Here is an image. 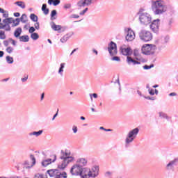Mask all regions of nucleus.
<instances>
[{"label": "nucleus", "instance_id": "ddd939ff", "mask_svg": "<svg viewBox=\"0 0 178 178\" xmlns=\"http://www.w3.org/2000/svg\"><path fill=\"white\" fill-rule=\"evenodd\" d=\"M56 161V155L53 156V159H47L46 160H44L42 162V166H48V165H51L52 162H55Z\"/></svg>", "mask_w": 178, "mask_h": 178}, {"label": "nucleus", "instance_id": "8fccbe9b", "mask_svg": "<svg viewBox=\"0 0 178 178\" xmlns=\"http://www.w3.org/2000/svg\"><path fill=\"white\" fill-rule=\"evenodd\" d=\"M149 94H150V95H154L155 92H154V89H149Z\"/></svg>", "mask_w": 178, "mask_h": 178}, {"label": "nucleus", "instance_id": "603ef678", "mask_svg": "<svg viewBox=\"0 0 178 178\" xmlns=\"http://www.w3.org/2000/svg\"><path fill=\"white\" fill-rule=\"evenodd\" d=\"M3 17L6 18V17H8L9 14L8 13V12L5 11V13H3Z\"/></svg>", "mask_w": 178, "mask_h": 178}, {"label": "nucleus", "instance_id": "7ed1b4c3", "mask_svg": "<svg viewBox=\"0 0 178 178\" xmlns=\"http://www.w3.org/2000/svg\"><path fill=\"white\" fill-rule=\"evenodd\" d=\"M139 20L142 24H145L147 26L151 23L152 18L149 13H140L139 15Z\"/></svg>", "mask_w": 178, "mask_h": 178}, {"label": "nucleus", "instance_id": "e433bc0d", "mask_svg": "<svg viewBox=\"0 0 178 178\" xmlns=\"http://www.w3.org/2000/svg\"><path fill=\"white\" fill-rule=\"evenodd\" d=\"M42 134V130H40L39 131H34L33 133V136H36V137H38V136H41Z\"/></svg>", "mask_w": 178, "mask_h": 178}, {"label": "nucleus", "instance_id": "473e14b6", "mask_svg": "<svg viewBox=\"0 0 178 178\" xmlns=\"http://www.w3.org/2000/svg\"><path fill=\"white\" fill-rule=\"evenodd\" d=\"M77 6H79V8H83V7L86 6V3H84V0H80L77 3Z\"/></svg>", "mask_w": 178, "mask_h": 178}, {"label": "nucleus", "instance_id": "393cba45", "mask_svg": "<svg viewBox=\"0 0 178 178\" xmlns=\"http://www.w3.org/2000/svg\"><path fill=\"white\" fill-rule=\"evenodd\" d=\"M42 10L44 15H48V13H49V9L47 8V4L42 5Z\"/></svg>", "mask_w": 178, "mask_h": 178}, {"label": "nucleus", "instance_id": "f3484780", "mask_svg": "<svg viewBox=\"0 0 178 178\" xmlns=\"http://www.w3.org/2000/svg\"><path fill=\"white\" fill-rule=\"evenodd\" d=\"M70 162H72V161H69L67 160H63L61 161V163H60L58 165V169H62V170L65 169V168H66V166H67V165H69Z\"/></svg>", "mask_w": 178, "mask_h": 178}, {"label": "nucleus", "instance_id": "c9c22d12", "mask_svg": "<svg viewBox=\"0 0 178 178\" xmlns=\"http://www.w3.org/2000/svg\"><path fill=\"white\" fill-rule=\"evenodd\" d=\"M173 165H175V162H174V161L170 162V163L167 165V169H173Z\"/></svg>", "mask_w": 178, "mask_h": 178}, {"label": "nucleus", "instance_id": "864d4df0", "mask_svg": "<svg viewBox=\"0 0 178 178\" xmlns=\"http://www.w3.org/2000/svg\"><path fill=\"white\" fill-rule=\"evenodd\" d=\"M27 79H29V75H27L24 78H22V81H23V83H24V81H27Z\"/></svg>", "mask_w": 178, "mask_h": 178}, {"label": "nucleus", "instance_id": "09e8293b", "mask_svg": "<svg viewBox=\"0 0 178 178\" xmlns=\"http://www.w3.org/2000/svg\"><path fill=\"white\" fill-rule=\"evenodd\" d=\"M34 26H35V29H36V30H40V23L36 22Z\"/></svg>", "mask_w": 178, "mask_h": 178}, {"label": "nucleus", "instance_id": "5701e85b", "mask_svg": "<svg viewBox=\"0 0 178 178\" xmlns=\"http://www.w3.org/2000/svg\"><path fill=\"white\" fill-rule=\"evenodd\" d=\"M128 63H134V65H140V62L134 60L131 57H127Z\"/></svg>", "mask_w": 178, "mask_h": 178}, {"label": "nucleus", "instance_id": "9d476101", "mask_svg": "<svg viewBox=\"0 0 178 178\" xmlns=\"http://www.w3.org/2000/svg\"><path fill=\"white\" fill-rule=\"evenodd\" d=\"M80 176L82 178H90V177H91L90 168H82V170L81 171Z\"/></svg>", "mask_w": 178, "mask_h": 178}, {"label": "nucleus", "instance_id": "a878e982", "mask_svg": "<svg viewBox=\"0 0 178 178\" xmlns=\"http://www.w3.org/2000/svg\"><path fill=\"white\" fill-rule=\"evenodd\" d=\"M15 5H17V6H19V8H22V9L26 8V3L23 1H17L15 2Z\"/></svg>", "mask_w": 178, "mask_h": 178}, {"label": "nucleus", "instance_id": "f704fd0d", "mask_svg": "<svg viewBox=\"0 0 178 178\" xmlns=\"http://www.w3.org/2000/svg\"><path fill=\"white\" fill-rule=\"evenodd\" d=\"M6 61L8 62V63H13V58L8 56H6Z\"/></svg>", "mask_w": 178, "mask_h": 178}, {"label": "nucleus", "instance_id": "0eeeda50", "mask_svg": "<svg viewBox=\"0 0 178 178\" xmlns=\"http://www.w3.org/2000/svg\"><path fill=\"white\" fill-rule=\"evenodd\" d=\"M30 158L31 160L26 161L23 164L24 168H25L26 169L33 168V166L35 165V157H34V155L31 154Z\"/></svg>", "mask_w": 178, "mask_h": 178}, {"label": "nucleus", "instance_id": "69168bd1", "mask_svg": "<svg viewBox=\"0 0 178 178\" xmlns=\"http://www.w3.org/2000/svg\"><path fill=\"white\" fill-rule=\"evenodd\" d=\"M134 55L135 56H138V53H137V51H134Z\"/></svg>", "mask_w": 178, "mask_h": 178}, {"label": "nucleus", "instance_id": "79ce46f5", "mask_svg": "<svg viewBox=\"0 0 178 178\" xmlns=\"http://www.w3.org/2000/svg\"><path fill=\"white\" fill-rule=\"evenodd\" d=\"M6 52H8V54H12V52H13V47H7Z\"/></svg>", "mask_w": 178, "mask_h": 178}, {"label": "nucleus", "instance_id": "aec40b11", "mask_svg": "<svg viewBox=\"0 0 178 178\" xmlns=\"http://www.w3.org/2000/svg\"><path fill=\"white\" fill-rule=\"evenodd\" d=\"M49 5H54V6H58L60 3V0H48Z\"/></svg>", "mask_w": 178, "mask_h": 178}, {"label": "nucleus", "instance_id": "680f3d73", "mask_svg": "<svg viewBox=\"0 0 178 178\" xmlns=\"http://www.w3.org/2000/svg\"><path fill=\"white\" fill-rule=\"evenodd\" d=\"M0 13H5V10H3V8H0Z\"/></svg>", "mask_w": 178, "mask_h": 178}, {"label": "nucleus", "instance_id": "a19ab883", "mask_svg": "<svg viewBox=\"0 0 178 178\" xmlns=\"http://www.w3.org/2000/svg\"><path fill=\"white\" fill-rule=\"evenodd\" d=\"M34 178H47V175L37 174Z\"/></svg>", "mask_w": 178, "mask_h": 178}, {"label": "nucleus", "instance_id": "338daca9", "mask_svg": "<svg viewBox=\"0 0 178 178\" xmlns=\"http://www.w3.org/2000/svg\"><path fill=\"white\" fill-rule=\"evenodd\" d=\"M74 17L75 19H79V17H80V16L76 15H74Z\"/></svg>", "mask_w": 178, "mask_h": 178}, {"label": "nucleus", "instance_id": "7c9ffc66", "mask_svg": "<svg viewBox=\"0 0 178 178\" xmlns=\"http://www.w3.org/2000/svg\"><path fill=\"white\" fill-rule=\"evenodd\" d=\"M30 17L33 22H38V17L35 14H31Z\"/></svg>", "mask_w": 178, "mask_h": 178}, {"label": "nucleus", "instance_id": "49530a36", "mask_svg": "<svg viewBox=\"0 0 178 178\" xmlns=\"http://www.w3.org/2000/svg\"><path fill=\"white\" fill-rule=\"evenodd\" d=\"M65 9H70L72 8V4L70 3H67L64 5Z\"/></svg>", "mask_w": 178, "mask_h": 178}, {"label": "nucleus", "instance_id": "774afa93", "mask_svg": "<svg viewBox=\"0 0 178 178\" xmlns=\"http://www.w3.org/2000/svg\"><path fill=\"white\" fill-rule=\"evenodd\" d=\"M106 176L111 175V172H106Z\"/></svg>", "mask_w": 178, "mask_h": 178}, {"label": "nucleus", "instance_id": "c03bdc74", "mask_svg": "<svg viewBox=\"0 0 178 178\" xmlns=\"http://www.w3.org/2000/svg\"><path fill=\"white\" fill-rule=\"evenodd\" d=\"M65 67V63L60 64V67L59 69L58 73H61V72H63V68Z\"/></svg>", "mask_w": 178, "mask_h": 178}, {"label": "nucleus", "instance_id": "bb28decb", "mask_svg": "<svg viewBox=\"0 0 178 178\" xmlns=\"http://www.w3.org/2000/svg\"><path fill=\"white\" fill-rule=\"evenodd\" d=\"M3 23H5L4 27L6 26V24H10V23H13V18H6L3 20Z\"/></svg>", "mask_w": 178, "mask_h": 178}, {"label": "nucleus", "instance_id": "423d86ee", "mask_svg": "<svg viewBox=\"0 0 178 178\" xmlns=\"http://www.w3.org/2000/svg\"><path fill=\"white\" fill-rule=\"evenodd\" d=\"M60 159H63L64 161H68L70 162H73L74 158H73V156H72V153H70V151L68 150H65L61 151V156H60Z\"/></svg>", "mask_w": 178, "mask_h": 178}, {"label": "nucleus", "instance_id": "de8ad7c7", "mask_svg": "<svg viewBox=\"0 0 178 178\" xmlns=\"http://www.w3.org/2000/svg\"><path fill=\"white\" fill-rule=\"evenodd\" d=\"M87 10H88V8H85L82 12H81V13H79V15H81V16H83V15L86 14V13L87 12Z\"/></svg>", "mask_w": 178, "mask_h": 178}, {"label": "nucleus", "instance_id": "58836bf2", "mask_svg": "<svg viewBox=\"0 0 178 178\" xmlns=\"http://www.w3.org/2000/svg\"><path fill=\"white\" fill-rule=\"evenodd\" d=\"M86 6H88V5H91L92 0H83Z\"/></svg>", "mask_w": 178, "mask_h": 178}, {"label": "nucleus", "instance_id": "13d9d810", "mask_svg": "<svg viewBox=\"0 0 178 178\" xmlns=\"http://www.w3.org/2000/svg\"><path fill=\"white\" fill-rule=\"evenodd\" d=\"M170 97H176V92H171L170 93Z\"/></svg>", "mask_w": 178, "mask_h": 178}, {"label": "nucleus", "instance_id": "e2e57ef3", "mask_svg": "<svg viewBox=\"0 0 178 178\" xmlns=\"http://www.w3.org/2000/svg\"><path fill=\"white\" fill-rule=\"evenodd\" d=\"M92 97H94L95 98H98V95H97V93H93Z\"/></svg>", "mask_w": 178, "mask_h": 178}, {"label": "nucleus", "instance_id": "0e129e2a", "mask_svg": "<svg viewBox=\"0 0 178 178\" xmlns=\"http://www.w3.org/2000/svg\"><path fill=\"white\" fill-rule=\"evenodd\" d=\"M3 56V51H0V58H2Z\"/></svg>", "mask_w": 178, "mask_h": 178}, {"label": "nucleus", "instance_id": "72a5a7b5", "mask_svg": "<svg viewBox=\"0 0 178 178\" xmlns=\"http://www.w3.org/2000/svg\"><path fill=\"white\" fill-rule=\"evenodd\" d=\"M39 37L40 36L37 33H33L31 35V38H32V40H38Z\"/></svg>", "mask_w": 178, "mask_h": 178}, {"label": "nucleus", "instance_id": "39448f33", "mask_svg": "<svg viewBox=\"0 0 178 178\" xmlns=\"http://www.w3.org/2000/svg\"><path fill=\"white\" fill-rule=\"evenodd\" d=\"M138 131H140L138 128H135L132 131H129L128 137L126 139L127 144H129V143H131L134 138H136V136L138 134Z\"/></svg>", "mask_w": 178, "mask_h": 178}, {"label": "nucleus", "instance_id": "052dcab7", "mask_svg": "<svg viewBox=\"0 0 178 178\" xmlns=\"http://www.w3.org/2000/svg\"><path fill=\"white\" fill-rule=\"evenodd\" d=\"M45 96V93H42V95H41V99L40 100L42 101V99H44V97Z\"/></svg>", "mask_w": 178, "mask_h": 178}, {"label": "nucleus", "instance_id": "bf43d9fd", "mask_svg": "<svg viewBox=\"0 0 178 178\" xmlns=\"http://www.w3.org/2000/svg\"><path fill=\"white\" fill-rule=\"evenodd\" d=\"M164 41H165V42H169V37H165L164 38Z\"/></svg>", "mask_w": 178, "mask_h": 178}, {"label": "nucleus", "instance_id": "6e6552de", "mask_svg": "<svg viewBox=\"0 0 178 178\" xmlns=\"http://www.w3.org/2000/svg\"><path fill=\"white\" fill-rule=\"evenodd\" d=\"M82 168L79 166L78 164H74L70 172L73 176H80L82 170Z\"/></svg>", "mask_w": 178, "mask_h": 178}, {"label": "nucleus", "instance_id": "cd10ccee", "mask_svg": "<svg viewBox=\"0 0 178 178\" xmlns=\"http://www.w3.org/2000/svg\"><path fill=\"white\" fill-rule=\"evenodd\" d=\"M70 38V35H65L61 39H60V42L63 43L66 42V41H67V40H69Z\"/></svg>", "mask_w": 178, "mask_h": 178}, {"label": "nucleus", "instance_id": "9b49d317", "mask_svg": "<svg viewBox=\"0 0 178 178\" xmlns=\"http://www.w3.org/2000/svg\"><path fill=\"white\" fill-rule=\"evenodd\" d=\"M150 29L154 33H158L159 31V19L154 20L150 25Z\"/></svg>", "mask_w": 178, "mask_h": 178}, {"label": "nucleus", "instance_id": "f03ea898", "mask_svg": "<svg viewBox=\"0 0 178 178\" xmlns=\"http://www.w3.org/2000/svg\"><path fill=\"white\" fill-rule=\"evenodd\" d=\"M141 51L143 55H154L156 51V46L153 44H145L142 46Z\"/></svg>", "mask_w": 178, "mask_h": 178}, {"label": "nucleus", "instance_id": "2f4dec72", "mask_svg": "<svg viewBox=\"0 0 178 178\" xmlns=\"http://www.w3.org/2000/svg\"><path fill=\"white\" fill-rule=\"evenodd\" d=\"M6 35L5 34V31H0V40H6Z\"/></svg>", "mask_w": 178, "mask_h": 178}, {"label": "nucleus", "instance_id": "1a4fd4ad", "mask_svg": "<svg viewBox=\"0 0 178 178\" xmlns=\"http://www.w3.org/2000/svg\"><path fill=\"white\" fill-rule=\"evenodd\" d=\"M108 52L111 56H114V55L118 54V48L115 42H111L108 45Z\"/></svg>", "mask_w": 178, "mask_h": 178}, {"label": "nucleus", "instance_id": "2eb2a0df", "mask_svg": "<svg viewBox=\"0 0 178 178\" xmlns=\"http://www.w3.org/2000/svg\"><path fill=\"white\" fill-rule=\"evenodd\" d=\"M120 51L122 55H124L125 56L130 55V54L132 52L130 47H121Z\"/></svg>", "mask_w": 178, "mask_h": 178}, {"label": "nucleus", "instance_id": "6e6d98bb", "mask_svg": "<svg viewBox=\"0 0 178 178\" xmlns=\"http://www.w3.org/2000/svg\"><path fill=\"white\" fill-rule=\"evenodd\" d=\"M72 130L74 133H77V127H73Z\"/></svg>", "mask_w": 178, "mask_h": 178}, {"label": "nucleus", "instance_id": "dca6fc26", "mask_svg": "<svg viewBox=\"0 0 178 178\" xmlns=\"http://www.w3.org/2000/svg\"><path fill=\"white\" fill-rule=\"evenodd\" d=\"M59 172V170L51 169L47 170L48 175H49L50 177H56L58 176V173Z\"/></svg>", "mask_w": 178, "mask_h": 178}, {"label": "nucleus", "instance_id": "5fc2aeb1", "mask_svg": "<svg viewBox=\"0 0 178 178\" xmlns=\"http://www.w3.org/2000/svg\"><path fill=\"white\" fill-rule=\"evenodd\" d=\"M58 112H59V109H58L56 113L54 115L52 120H55V118H56V116H58Z\"/></svg>", "mask_w": 178, "mask_h": 178}, {"label": "nucleus", "instance_id": "6ab92c4d", "mask_svg": "<svg viewBox=\"0 0 178 178\" xmlns=\"http://www.w3.org/2000/svg\"><path fill=\"white\" fill-rule=\"evenodd\" d=\"M51 27L54 31H60V30H62V26L56 25L55 22L51 23Z\"/></svg>", "mask_w": 178, "mask_h": 178}, {"label": "nucleus", "instance_id": "4be33fe9", "mask_svg": "<svg viewBox=\"0 0 178 178\" xmlns=\"http://www.w3.org/2000/svg\"><path fill=\"white\" fill-rule=\"evenodd\" d=\"M66 177H67V174H66V172H60V171H58V173L56 177V178H66Z\"/></svg>", "mask_w": 178, "mask_h": 178}, {"label": "nucleus", "instance_id": "b1692460", "mask_svg": "<svg viewBox=\"0 0 178 178\" xmlns=\"http://www.w3.org/2000/svg\"><path fill=\"white\" fill-rule=\"evenodd\" d=\"M20 34H22V28L19 27L17 28L15 33H14V35L15 37H20Z\"/></svg>", "mask_w": 178, "mask_h": 178}, {"label": "nucleus", "instance_id": "f257e3e1", "mask_svg": "<svg viewBox=\"0 0 178 178\" xmlns=\"http://www.w3.org/2000/svg\"><path fill=\"white\" fill-rule=\"evenodd\" d=\"M152 9L154 11L155 15H162L166 12V6L162 0L152 1Z\"/></svg>", "mask_w": 178, "mask_h": 178}, {"label": "nucleus", "instance_id": "4d7b16f0", "mask_svg": "<svg viewBox=\"0 0 178 178\" xmlns=\"http://www.w3.org/2000/svg\"><path fill=\"white\" fill-rule=\"evenodd\" d=\"M14 16H15V17H19V16H20V13H15Z\"/></svg>", "mask_w": 178, "mask_h": 178}, {"label": "nucleus", "instance_id": "c85d7f7f", "mask_svg": "<svg viewBox=\"0 0 178 178\" xmlns=\"http://www.w3.org/2000/svg\"><path fill=\"white\" fill-rule=\"evenodd\" d=\"M13 27H16V26H19V23H20V19L16 18L15 20L13 19Z\"/></svg>", "mask_w": 178, "mask_h": 178}, {"label": "nucleus", "instance_id": "f8f14e48", "mask_svg": "<svg viewBox=\"0 0 178 178\" xmlns=\"http://www.w3.org/2000/svg\"><path fill=\"white\" fill-rule=\"evenodd\" d=\"M136 38V34L131 29H128L127 34L126 36L127 41H133Z\"/></svg>", "mask_w": 178, "mask_h": 178}, {"label": "nucleus", "instance_id": "c756f323", "mask_svg": "<svg viewBox=\"0 0 178 178\" xmlns=\"http://www.w3.org/2000/svg\"><path fill=\"white\" fill-rule=\"evenodd\" d=\"M20 20L22 23H27V15H26V14H23L20 17Z\"/></svg>", "mask_w": 178, "mask_h": 178}, {"label": "nucleus", "instance_id": "20e7f679", "mask_svg": "<svg viewBox=\"0 0 178 178\" xmlns=\"http://www.w3.org/2000/svg\"><path fill=\"white\" fill-rule=\"evenodd\" d=\"M139 37L142 41L148 42L152 40V33L149 31L142 30L139 34Z\"/></svg>", "mask_w": 178, "mask_h": 178}, {"label": "nucleus", "instance_id": "4c0bfd02", "mask_svg": "<svg viewBox=\"0 0 178 178\" xmlns=\"http://www.w3.org/2000/svg\"><path fill=\"white\" fill-rule=\"evenodd\" d=\"M55 16H56V10H53L51 13V20H54L55 19V17H54Z\"/></svg>", "mask_w": 178, "mask_h": 178}, {"label": "nucleus", "instance_id": "a211bd4d", "mask_svg": "<svg viewBox=\"0 0 178 178\" xmlns=\"http://www.w3.org/2000/svg\"><path fill=\"white\" fill-rule=\"evenodd\" d=\"M76 163L81 168L82 166H86L87 165V160L83 158L79 159L77 160Z\"/></svg>", "mask_w": 178, "mask_h": 178}, {"label": "nucleus", "instance_id": "37998d69", "mask_svg": "<svg viewBox=\"0 0 178 178\" xmlns=\"http://www.w3.org/2000/svg\"><path fill=\"white\" fill-rule=\"evenodd\" d=\"M112 60H115V62H120V57L118 56H113L111 58Z\"/></svg>", "mask_w": 178, "mask_h": 178}, {"label": "nucleus", "instance_id": "3c124183", "mask_svg": "<svg viewBox=\"0 0 178 178\" xmlns=\"http://www.w3.org/2000/svg\"><path fill=\"white\" fill-rule=\"evenodd\" d=\"M100 130H104V131H112V129H106L104 128V127H101Z\"/></svg>", "mask_w": 178, "mask_h": 178}, {"label": "nucleus", "instance_id": "ea45409f", "mask_svg": "<svg viewBox=\"0 0 178 178\" xmlns=\"http://www.w3.org/2000/svg\"><path fill=\"white\" fill-rule=\"evenodd\" d=\"M152 67H154V64H152L150 65H144L143 66V69H145V70H148Z\"/></svg>", "mask_w": 178, "mask_h": 178}, {"label": "nucleus", "instance_id": "a18cd8bd", "mask_svg": "<svg viewBox=\"0 0 178 178\" xmlns=\"http://www.w3.org/2000/svg\"><path fill=\"white\" fill-rule=\"evenodd\" d=\"M35 31V29H34L33 26H31L29 28V32L31 33V34H33V32Z\"/></svg>", "mask_w": 178, "mask_h": 178}, {"label": "nucleus", "instance_id": "4468645a", "mask_svg": "<svg viewBox=\"0 0 178 178\" xmlns=\"http://www.w3.org/2000/svg\"><path fill=\"white\" fill-rule=\"evenodd\" d=\"M98 172H99V167L95 166L90 170V176L91 177H97L98 176Z\"/></svg>", "mask_w": 178, "mask_h": 178}, {"label": "nucleus", "instance_id": "412c9836", "mask_svg": "<svg viewBox=\"0 0 178 178\" xmlns=\"http://www.w3.org/2000/svg\"><path fill=\"white\" fill-rule=\"evenodd\" d=\"M30 38H29V35H22L19 37V41L22 42H29V40Z\"/></svg>", "mask_w": 178, "mask_h": 178}]
</instances>
